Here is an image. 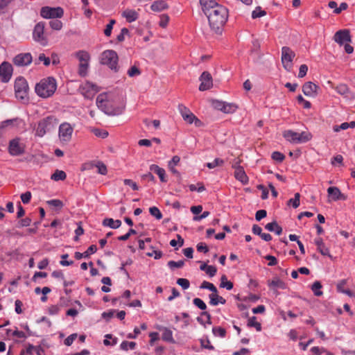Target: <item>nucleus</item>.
<instances>
[{"label": "nucleus", "mask_w": 355, "mask_h": 355, "mask_svg": "<svg viewBox=\"0 0 355 355\" xmlns=\"http://www.w3.org/2000/svg\"><path fill=\"white\" fill-rule=\"evenodd\" d=\"M200 80L201 82L199 86V89L200 91L207 90L210 89L213 85L211 76L207 71H204L201 74L200 77Z\"/></svg>", "instance_id": "18"}, {"label": "nucleus", "mask_w": 355, "mask_h": 355, "mask_svg": "<svg viewBox=\"0 0 355 355\" xmlns=\"http://www.w3.org/2000/svg\"><path fill=\"white\" fill-rule=\"evenodd\" d=\"M184 265V261L182 260L175 261H169L168 262V266L171 269L174 270L176 268H182Z\"/></svg>", "instance_id": "50"}, {"label": "nucleus", "mask_w": 355, "mask_h": 355, "mask_svg": "<svg viewBox=\"0 0 355 355\" xmlns=\"http://www.w3.org/2000/svg\"><path fill=\"white\" fill-rule=\"evenodd\" d=\"M346 279H342L340 282H338L336 286L337 291L340 293H345L348 296L352 297L353 295V293L349 290L345 288V286L346 285Z\"/></svg>", "instance_id": "33"}, {"label": "nucleus", "mask_w": 355, "mask_h": 355, "mask_svg": "<svg viewBox=\"0 0 355 355\" xmlns=\"http://www.w3.org/2000/svg\"><path fill=\"white\" fill-rule=\"evenodd\" d=\"M248 326L250 327H254L256 328V329L258 331H260L261 330V325L259 322H258L257 321V318L256 317L253 316L252 318H250L249 320H248Z\"/></svg>", "instance_id": "48"}, {"label": "nucleus", "mask_w": 355, "mask_h": 355, "mask_svg": "<svg viewBox=\"0 0 355 355\" xmlns=\"http://www.w3.org/2000/svg\"><path fill=\"white\" fill-rule=\"evenodd\" d=\"M315 245L317 246L318 250L322 255H328V256H329V250L325 246L324 243H323V241H322V238H317V239H315Z\"/></svg>", "instance_id": "26"}, {"label": "nucleus", "mask_w": 355, "mask_h": 355, "mask_svg": "<svg viewBox=\"0 0 355 355\" xmlns=\"http://www.w3.org/2000/svg\"><path fill=\"white\" fill-rule=\"evenodd\" d=\"M232 168L235 169L234 177L241 182L243 184H247L249 182L248 177L247 176L243 168L241 166H236L232 165Z\"/></svg>", "instance_id": "20"}, {"label": "nucleus", "mask_w": 355, "mask_h": 355, "mask_svg": "<svg viewBox=\"0 0 355 355\" xmlns=\"http://www.w3.org/2000/svg\"><path fill=\"white\" fill-rule=\"evenodd\" d=\"M76 57L80 63H88L90 60V55L85 51H79L76 53Z\"/></svg>", "instance_id": "29"}, {"label": "nucleus", "mask_w": 355, "mask_h": 355, "mask_svg": "<svg viewBox=\"0 0 355 355\" xmlns=\"http://www.w3.org/2000/svg\"><path fill=\"white\" fill-rule=\"evenodd\" d=\"M103 225L112 229H116L121 226V221L120 220H114L112 218H105L103 221Z\"/></svg>", "instance_id": "30"}, {"label": "nucleus", "mask_w": 355, "mask_h": 355, "mask_svg": "<svg viewBox=\"0 0 355 355\" xmlns=\"http://www.w3.org/2000/svg\"><path fill=\"white\" fill-rule=\"evenodd\" d=\"M40 15L45 19L61 18L64 15V10L61 7L45 6L42 8Z\"/></svg>", "instance_id": "10"}, {"label": "nucleus", "mask_w": 355, "mask_h": 355, "mask_svg": "<svg viewBox=\"0 0 355 355\" xmlns=\"http://www.w3.org/2000/svg\"><path fill=\"white\" fill-rule=\"evenodd\" d=\"M58 121L55 117L49 116L40 120L35 128V136L42 137L47 132L53 130Z\"/></svg>", "instance_id": "4"}, {"label": "nucleus", "mask_w": 355, "mask_h": 355, "mask_svg": "<svg viewBox=\"0 0 355 355\" xmlns=\"http://www.w3.org/2000/svg\"><path fill=\"white\" fill-rule=\"evenodd\" d=\"M200 288L209 289V291H211L213 293H217V288H216V286L213 284L206 282V281H204L202 283Z\"/></svg>", "instance_id": "51"}, {"label": "nucleus", "mask_w": 355, "mask_h": 355, "mask_svg": "<svg viewBox=\"0 0 355 355\" xmlns=\"http://www.w3.org/2000/svg\"><path fill=\"white\" fill-rule=\"evenodd\" d=\"M97 168V172L101 175H106L107 172V166L102 162H97L95 164Z\"/></svg>", "instance_id": "47"}, {"label": "nucleus", "mask_w": 355, "mask_h": 355, "mask_svg": "<svg viewBox=\"0 0 355 355\" xmlns=\"http://www.w3.org/2000/svg\"><path fill=\"white\" fill-rule=\"evenodd\" d=\"M207 17L211 28L216 33H220L227 20L228 11L223 6H216L214 10L205 15Z\"/></svg>", "instance_id": "1"}, {"label": "nucleus", "mask_w": 355, "mask_h": 355, "mask_svg": "<svg viewBox=\"0 0 355 355\" xmlns=\"http://www.w3.org/2000/svg\"><path fill=\"white\" fill-rule=\"evenodd\" d=\"M150 170L151 171L154 172L155 173H156L159 176L161 182H167V180H168L167 175H166V171L164 168L159 167L158 165L152 164L150 166Z\"/></svg>", "instance_id": "23"}, {"label": "nucleus", "mask_w": 355, "mask_h": 355, "mask_svg": "<svg viewBox=\"0 0 355 355\" xmlns=\"http://www.w3.org/2000/svg\"><path fill=\"white\" fill-rule=\"evenodd\" d=\"M81 94L87 98H92L98 92V87L90 83H83L80 87Z\"/></svg>", "instance_id": "11"}, {"label": "nucleus", "mask_w": 355, "mask_h": 355, "mask_svg": "<svg viewBox=\"0 0 355 355\" xmlns=\"http://www.w3.org/2000/svg\"><path fill=\"white\" fill-rule=\"evenodd\" d=\"M209 299H210V304L213 306H216L219 303L224 304L225 303V300L219 296L217 293H213L211 295H209Z\"/></svg>", "instance_id": "31"}, {"label": "nucleus", "mask_w": 355, "mask_h": 355, "mask_svg": "<svg viewBox=\"0 0 355 355\" xmlns=\"http://www.w3.org/2000/svg\"><path fill=\"white\" fill-rule=\"evenodd\" d=\"M334 89L339 94L346 98L351 97L350 90L347 85L340 84L337 85Z\"/></svg>", "instance_id": "27"}, {"label": "nucleus", "mask_w": 355, "mask_h": 355, "mask_svg": "<svg viewBox=\"0 0 355 355\" xmlns=\"http://www.w3.org/2000/svg\"><path fill=\"white\" fill-rule=\"evenodd\" d=\"M272 158L278 162H282L284 159L285 156L280 152L275 151L272 153Z\"/></svg>", "instance_id": "58"}, {"label": "nucleus", "mask_w": 355, "mask_h": 355, "mask_svg": "<svg viewBox=\"0 0 355 355\" xmlns=\"http://www.w3.org/2000/svg\"><path fill=\"white\" fill-rule=\"evenodd\" d=\"M31 196V193L30 191H26V193H22L21 195V201L23 202V203L27 204L30 202Z\"/></svg>", "instance_id": "61"}, {"label": "nucleus", "mask_w": 355, "mask_h": 355, "mask_svg": "<svg viewBox=\"0 0 355 355\" xmlns=\"http://www.w3.org/2000/svg\"><path fill=\"white\" fill-rule=\"evenodd\" d=\"M223 164H224V161L222 159L216 158L213 162L207 163L206 166L209 168L211 169V168H216V166H223Z\"/></svg>", "instance_id": "44"}, {"label": "nucleus", "mask_w": 355, "mask_h": 355, "mask_svg": "<svg viewBox=\"0 0 355 355\" xmlns=\"http://www.w3.org/2000/svg\"><path fill=\"white\" fill-rule=\"evenodd\" d=\"M101 63L108 66V67L114 71H118V55L116 51L113 50L104 51L101 55Z\"/></svg>", "instance_id": "5"}, {"label": "nucleus", "mask_w": 355, "mask_h": 355, "mask_svg": "<svg viewBox=\"0 0 355 355\" xmlns=\"http://www.w3.org/2000/svg\"><path fill=\"white\" fill-rule=\"evenodd\" d=\"M136 347V343L135 342H128V341H123L120 345V348L122 350L127 351L129 349H134Z\"/></svg>", "instance_id": "43"}, {"label": "nucleus", "mask_w": 355, "mask_h": 355, "mask_svg": "<svg viewBox=\"0 0 355 355\" xmlns=\"http://www.w3.org/2000/svg\"><path fill=\"white\" fill-rule=\"evenodd\" d=\"M67 178V175L64 171L56 170L55 173L51 175V179L55 181L64 180Z\"/></svg>", "instance_id": "36"}, {"label": "nucleus", "mask_w": 355, "mask_h": 355, "mask_svg": "<svg viewBox=\"0 0 355 355\" xmlns=\"http://www.w3.org/2000/svg\"><path fill=\"white\" fill-rule=\"evenodd\" d=\"M265 228L270 232H275L277 235H280L282 232V228L276 221L266 224Z\"/></svg>", "instance_id": "28"}, {"label": "nucleus", "mask_w": 355, "mask_h": 355, "mask_svg": "<svg viewBox=\"0 0 355 355\" xmlns=\"http://www.w3.org/2000/svg\"><path fill=\"white\" fill-rule=\"evenodd\" d=\"M193 304L201 310H205L207 309L206 304L200 298H195L193 300Z\"/></svg>", "instance_id": "56"}, {"label": "nucleus", "mask_w": 355, "mask_h": 355, "mask_svg": "<svg viewBox=\"0 0 355 355\" xmlns=\"http://www.w3.org/2000/svg\"><path fill=\"white\" fill-rule=\"evenodd\" d=\"M12 73V65L7 62H3L0 65V79L3 83H8L11 77Z\"/></svg>", "instance_id": "13"}, {"label": "nucleus", "mask_w": 355, "mask_h": 355, "mask_svg": "<svg viewBox=\"0 0 355 355\" xmlns=\"http://www.w3.org/2000/svg\"><path fill=\"white\" fill-rule=\"evenodd\" d=\"M96 105L99 109L109 115L121 114L125 109L123 104L115 105L114 103L109 98V96L106 93L100 94L97 96Z\"/></svg>", "instance_id": "2"}, {"label": "nucleus", "mask_w": 355, "mask_h": 355, "mask_svg": "<svg viewBox=\"0 0 355 355\" xmlns=\"http://www.w3.org/2000/svg\"><path fill=\"white\" fill-rule=\"evenodd\" d=\"M49 25L53 30L60 31L62 28V22L58 19L50 21Z\"/></svg>", "instance_id": "49"}, {"label": "nucleus", "mask_w": 355, "mask_h": 355, "mask_svg": "<svg viewBox=\"0 0 355 355\" xmlns=\"http://www.w3.org/2000/svg\"><path fill=\"white\" fill-rule=\"evenodd\" d=\"M283 136L288 141L295 144L304 143L308 141L311 139L309 133L305 132H297L293 130L284 131Z\"/></svg>", "instance_id": "6"}, {"label": "nucleus", "mask_w": 355, "mask_h": 355, "mask_svg": "<svg viewBox=\"0 0 355 355\" xmlns=\"http://www.w3.org/2000/svg\"><path fill=\"white\" fill-rule=\"evenodd\" d=\"M177 284L184 290L189 288L190 286L189 281L184 278H179L177 280Z\"/></svg>", "instance_id": "53"}, {"label": "nucleus", "mask_w": 355, "mask_h": 355, "mask_svg": "<svg viewBox=\"0 0 355 355\" xmlns=\"http://www.w3.org/2000/svg\"><path fill=\"white\" fill-rule=\"evenodd\" d=\"M150 214L155 216L157 219L159 220L162 218V214L159 209L156 207H152L149 209Z\"/></svg>", "instance_id": "52"}, {"label": "nucleus", "mask_w": 355, "mask_h": 355, "mask_svg": "<svg viewBox=\"0 0 355 355\" xmlns=\"http://www.w3.org/2000/svg\"><path fill=\"white\" fill-rule=\"evenodd\" d=\"M270 286L275 288H279L282 289H284L286 288V284L283 281L278 278H275L271 281L270 283Z\"/></svg>", "instance_id": "42"}, {"label": "nucleus", "mask_w": 355, "mask_h": 355, "mask_svg": "<svg viewBox=\"0 0 355 355\" xmlns=\"http://www.w3.org/2000/svg\"><path fill=\"white\" fill-rule=\"evenodd\" d=\"M88 68H89V62L88 63H79L78 74L83 77L85 76L87 73Z\"/></svg>", "instance_id": "46"}, {"label": "nucleus", "mask_w": 355, "mask_h": 355, "mask_svg": "<svg viewBox=\"0 0 355 355\" xmlns=\"http://www.w3.org/2000/svg\"><path fill=\"white\" fill-rule=\"evenodd\" d=\"M28 85L24 77H18L15 81V92L17 98L25 99L28 97Z\"/></svg>", "instance_id": "7"}, {"label": "nucleus", "mask_w": 355, "mask_h": 355, "mask_svg": "<svg viewBox=\"0 0 355 355\" xmlns=\"http://www.w3.org/2000/svg\"><path fill=\"white\" fill-rule=\"evenodd\" d=\"M200 4L205 15L214 10L216 6H220L215 0H200Z\"/></svg>", "instance_id": "22"}, {"label": "nucleus", "mask_w": 355, "mask_h": 355, "mask_svg": "<svg viewBox=\"0 0 355 355\" xmlns=\"http://www.w3.org/2000/svg\"><path fill=\"white\" fill-rule=\"evenodd\" d=\"M93 132L96 136L101 138H105L108 135V132L107 131L98 128L94 129Z\"/></svg>", "instance_id": "59"}, {"label": "nucleus", "mask_w": 355, "mask_h": 355, "mask_svg": "<svg viewBox=\"0 0 355 355\" xmlns=\"http://www.w3.org/2000/svg\"><path fill=\"white\" fill-rule=\"evenodd\" d=\"M140 70L135 66H132L128 71V75L130 77H134L140 75Z\"/></svg>", "instance_id": "55"}, {"label": "nucleus", "mask_w": 355, "mask_h": 355, "mask_svg": "<svg viewBox=\"0 0 355 355\" xmlns=\"http://www.w3.org/2000/svg\"><path fill=\"white\" fill-rule=\"evenodd\" d=\"M198 187H197L195 184H190L189 187L191 191H197L198 192H202L205 190V187L202 183H198Z\"/></svg>", "instance_id": "57"}, {"label": "nucleus", "mask_w": 355, "mask_h": 355, "mask_svg": "<svg viewBox=\"0 0 355 355\" xmlns=\"http://www.w3.org/2000/svg\"><path fill=\"white\" fill-rule=\"evenodd\" d=\"M311 352L313 355H321L324 352H326V349L323 347H313L311 349Z\"/></svg>", "instance_id": "64"}, {"label": "nucleus", "mask_w": 355, "mask_h": 355, "mask_svg": "<svg viewBox=\"0 0 355 355\" xmlns=\"http://www.w3.org/2000/svg\"><path fill=\"white\" fill-rule=\"evenodd\" d=\"M321 288L322 284H320V282L316 281L311 286V290L315 296H321L322 295V292L320 290Z\"/></svg>", "instance_id": "38"}, {"label": "nucleus", "mask_w": 355, "mask_h": 355, "mask_svg": "<svg viewBox=\"0 0 355 355\" xmlns=\"http://www.w3.org/2000/svg\"><path fill=\"white\" fill-rule=\"evenodd\" d=\"M44 24L38 23L35 25L33 33V37L34 40L40 42L42 45H45L46 44V40L44 37Z\"/></svg>", "instance_id": "15"}, {"label": "nucleus", "mask_w": 355, "mask_h": 355, "mask_svg": "<svg viewBox=\"0 0 355 355\" xmlns=\"http://www.w3.org/2000/svg\"><path fill=\"white\" fill-rule=\"evenodd\" d=\"M105 338L103 340V343L106 346H108V345L113 346L117 343V338H112V334H106L105 336Z\"/></svg>", "instance_id": "41"}, {"label": "nucleus", "mask_w": 355, "mask_h": 355, "mask_svg": "<svg viewBox=\"0 0 355 355\" xmlns=\"http://www.w3.org/2000/svg\"><path fill=\"white\" fill-rule=\"evenodd\" d=\"M169 21V17L166 15H162L160 17V21H159V26L162 28L166 27Z\"/></svg>", "instance_id": "63"}, {"label": "nucleus", "mask_w": 355, "mask_h": 355, "mask_svg": "<svg viewBox=\"0 0 355 355\" xmlns=\"http://www.w3.org/2000/svg\"><path fill=\"white\" fill-rule=\"evenodd\" d=\"M328 194L331 196L332 200L334 201L338 200H345L346 197L340 192V189L337 187H329L327 189Z\"/></svg>", "instance_id": "24"}, {"label": "nucleus", "mask_w": 355, "mask_h": 355, "mask_svg": "<svg viewBox=\"0 0 355 355\" xmlns=\"http://www.w3.org/2000/svg\"><path fill=\"white\" fill-rule=\"evenodd\" d=\"M162 338L164 341L173 342L172 331L168 328H163Z\"/></svg>", "instance_id": "34"}, {"label": "nucleus", "mask_w": 355, "mask_h": 355, "mask_svg": "<svg viewBox=\"0 0 355 355\" xmlns=\"http://www.w3.org/2000/svg\"><path fill=\"white\" fill-rule=\"evenodd\" d=\"M8 151L12 156L20 155L24 152V146L19 139H14L9 143Z\"/></svg>", "instance_id": "14"}, {"label": "nucleus", "mask_w": 355, "mask_h": 355, "mask_svg": "<svg viewBox=\"0 0 355 355\" xmlns=\"http://www.w3.org/2000/svg\"><path fill=\"white\" fill-rule=\"evenodd\" d=\"M318 87L312 82L306 83L302 87V92L305 96L314 97L318 94Z\"/></svg>", "instance_id": "21"}, {"label": "nucleus", "mask_w": 355, "mask_h": 355, "mask_svg": "<svg viewBox=\"0 0 355 355\" xmlns=\"http://www.w3.org/2000/svg\"><path fill=\"white\" fill-rule=\"evenodd\" d=\"M73 133V128L68 123H63L59 127V138L63 142L69 141Z\"/></svg>", "instance_id": "12"}, {"label": "nucleus", "mask_w": 355, "mask_h": 355, "mask_svg": "<svg viewBox=\"0 0 355 355\" xmlns=\"http://www.w3.org/2000/svg\"><path fill=\"white\" fill-rule=\"evenodd\" d=\"M32 62V55L29 53H19L13 59V62L18 67L27 66Z\"/></svg>", "instance_id": "17"}, {"label": "nucleus", "mask_w": 355, "mask_h": 355, "mask_svg": "<svg viewBox=\"0 0 355 355\" xmlns=\"http://www.w3.org/2000/svg\"><path fill=\"white\" fill-rule=\"evenodd\" d=\"M237 106L233 103H224L222 112L224 113H232L236 111Z\"/></svg>", "instance_id": "39"}, {"label": "nucleus", "mask_w": 355, "mask_h": 355, "mask_svg": "<svg viewBox=\"0 0 355 355\" xmlns=\"http://www.w3.org/2000/svg\"><path fill=\"white\" fill-rule=\"evenodd\" d=\"M220 286L230 291L232 289L233 284L230 281H228L226 275H224L220 278Z\"/></svg>", "instance_id": "35"}, {"label": "nucleus", "mask_w": 355, "mask_h": 355, "mask_svg": "<svg viewBox=\"0 0 355 355\" xmlns=\"http://www.w3.org/2000/svg\"><path fill=\"white\" fill-rule=\"evenodd\" d=\"M116 24L115 19H110L109 24L106 25V27L104 30V34L106 37H110L112 34V31L113 29L114 25Z\"/></svg>", "instance_id": "45"}, {"label": "nucleus", "mask_w": 355, "mask_h": 355, "mask_svg": "<svg viewBox=\"0 0 355 355\" xmlns=\"http://www.w3.org/2000/svg\"><path fill=\"white\" fill-rule=\"evenodd\" d=\"M152 10L155 12H160L168 8V4L164 0H158L154 1L151 6Z\"/></svg>", "instance_id": "25"}, {"label": "nucleus", "mask_w": 355, "mask_h": 355, "mask_svg": "<svg viewBox=\"0 0 355 355\" xmlns=\"http://www.w3.org/2000/svg\"><path fill=\"white\" fill-rule=\"evenodd\" d=\"M129 33V31L126 28H123L121 30V33L119 35H117V40L119 42H123L125 40V35H128Z\"/></svg>", "instance_id": "62"}, {"label": "nucleus", "mask_w": 355, "mask_h": 355, "mask_svg": "<svg viewBox=\"0 0 355 355\" xmlns=\"http://www.w3.org/2000/svg\"><path fill=\"white\" fill-rule=\"evenodd\" d=\"M355 128V121H351L349 123L344 122L341 123L340 125H336L333 126V130L334 132H338L340 130H347L348 128Z\"/></svg>", "instance_id": "32"}, {"label": "nucleus", "mask_w": 355, "mask_h": 355, "mask_svg": "<svg viewBox=\"0 0 355 355\" xmlns=\"http://www.w3.org/2000/svg\"><path fill=\"white\" fill-rule=\"evenodd\" d=\"M97 250V247L95 245H90L87 250L84 252V257H88L90 254L95 253Z\"/></svg>", "instance_id": "60"}, {"label": "nucleus", "mask_w": 355, "mask_h": 355, "mask_svg": "<svg viewBox=\"0 0 355 355\" xmlns=\"http://www.w3.org/2000/svg\"><path fill=\"white\" fill-rule=\"evenodd\" d=\"M295 53L288 46H283L282 49V63L287 71H291L293 68V60Z\"/></svg>", "instance_id": "8"}, {"label": "nucleus", "mask_w": 355, "mask_h": 355, "mask_svg": "<svg viewBox=\"0 0 355 355\" xmlns=\"http://www.w3.org/2000/svg\"><path fill=\"white\" fill-rule=\"evenodd\" d=\"M334 39L340 45H343L345 42H351L349 31L347 29L340 30L335 33Z\"/></svg>", "instance_id": "19"}, {"label": "nucleus", "mask_w": 355, "mask_h": 355, "mask_svg": "<svg viewBox=\"0 0 355 355\" xmlns=\"http://www.w3.org/2000/svg\"><path fill=\"white\" fill-rule=\"evenodd\" d=\"M140 9L135 10L132 8H125L121 12V17L128 23L137 21L139 17Z\"/></svg>", "instance_id": "16"}, {"label": "nucleus", "mask_w": 355, "mask_h": 355, "mask_svg": "<svg viewBox=\"0 0 355 355\" xmlns=\"http://www.w3.org/2000/svg\"><path fill=\"white\" fill-rule=\"evenodd\" d=\"M300 194L299 193H296L295 194L294 198H291L288 201V205H291L293 208H297L300 205Z\"/></svg>", "instance_id": "40"}, {"label": "nucleus", "mask_w": 355, "mask_h": 355, "mask_svg": "<svg viewBox=\"0 0 355 355\" xmlns=\"http://www.w3.org/2000/svg\"><path fill=\"white\" fill-rule=\"evenodd\" d=\"M178 110L183 119L189 124L194 123L196 127H200L202 122L199 120L187 107L180 104L178 105Z\"/></svg>", "instance_id": "9"}, {"label": "nucleus", "mask_w": 355, "mask_h": 355, "mask_svg": "<svg viewBox=\"0 0 355 355\" xmlns=\"http://www.w3.org/2000/svg\"><path fill=\"white\" fill-rule=\"evenodd\" d=\"M56 89L57 83L53 77L42 79L36 84L35 87L36 94L43 98L51 96L55 93Z\"/></svg>", "instance_id": "3"}, {"label": "nucleus", "mask_w": 355, "mask_h": 355, "mask_svg": "<svg viewBox=\"0 0 355 355\" xmlns=\"http://www.w3.org/2000/svg\"><path fill=\"white\" fill-rule=\"evenodd\" d=\"M266 12L264 10H262L260 7L256 8V9L252 13V17L253 19H256L258 17H263L266 15Z\"/></svg>", "instance_id": "54"}, {"label": "nucleus", "mask_w": 355, "mask_h": 355, "mask_svg": "<svg viewBox=\"0 0 355 355\" xmlns=\"http://www.w3.org/2000/svg\"><path fill=\"white\" fill-rule=\"evenodd\" d=\"M212 333L215 336L220 338H224L226 335L225 329L220 327H214L212 328Z\"/></svg>", "instance_id": "37"}]
</instances>
